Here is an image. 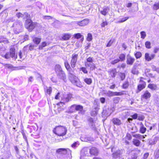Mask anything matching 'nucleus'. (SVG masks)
I'll use <instances>...</instances> for the list:
<instances>
[{"mask_svg":"<svg viewBox=\"0 0 159 159\" xmlns=\"http://www.w3.org/2000/svg\"><path fill=\"white\" fill-rule=\"evenodd\" d=\"M49 43L48 42H44L42 43L39 46V49H42L43 47H45L46 46L49 45Z\"/></svg>","mask_w":159,"mask_h":159,"instance_id":"nucleus-30","label":"nucleus"},{"mask_svg":"<svg viewBox=\"0 0 159 159\" xmlns=\"http://www.w3.org/2000/svg\"><path fill=\"white\" fill-rule=\"evenodd\" d=\"M107 23L106 21H104L101 23V25L102 27H104L105 26L107 25Z\"/></svg>","mask_w":159,"mask_h":159,"instance_id":"nucleus-56","label":"nucleus"},{"mask_svg":"<svg viewBox=\"0 0 159 159\" xmlns=\"http://www.w3.org/2000/svg\"><path fill=\"white\" fill-rule=\"evenodd\" d=\"M72 72V71L69 72V78L72 83L75 84L77 82L78 78L71 73Z\"/></svg>","mask_w":159,"mask_h":159,"instance_id":"nucleus-7","label":"nucleus"},{"mask_svg":"<svg viewBox=\"0 0 159 159\" xmlns=\"http://www.w3.org/2000/svg\"><path fill=\"white\" fill-rule=\"evenodd\" d=\"M89 20L87 19H85L80 21H78L75 22V24L80 26H84L89 23Z\"/></svg>","mask_w":159,"mask_h":159,"instance_id":"nucleus-9","label":"nucleus"},{"mask_svg":"<svg viewBox=\"0 0 159 159\" xmlns=\"http://www.w3.org/2000/svg\"><path fill=\"white\" fill-rule=\"evenodd\" d=\"M71 37V35L70 34H64L63 37L62 39L64 40H67L69 39Z\"/></svg>","mask_w":159,"mask_h":159,"instance_id":"nucleus-31","label":"nucleus"},{"mask_svg":"<svg viewBox=\"0 0 159 159\" xmlns=\"http://www.w3.org/2000/svg\"><path fill=\"white\" fill-rule=\"evenodd\" d=\"M16 16L18 18H20V17H23V14L21 13H19L16 14Z\"/></svg>","mask_w":159,"mask_h":159,"instance_id":"nucleus-62","label":"nucleus"},{"mask_svg":"<svg viewBox=\"0 0 159 159\" xmlns=\"http://www.w3.org/2000/svg\"><path fill=\"white\" fill-rule=\"evenodd\" d=\"M84 82L90 85L92 83V80L91 78H86L84 80Z\"/></svg>","mask_w":159,"mask_h":159,"instance_id":"nucleus-32","label":"nucleus"},{"mask_svg":"<svg viewBox=\"0 0 159 159\" xmlns=\"http://www.w3.org/2000/svg\"><path fill=\"white\" fill-rule=\"evenodd\" d=\"M124 91H122L120 92H114L115 96H120L124 95Z\"/></svg>","mask_w":159,"mask_h":159,"instance_id":"nucleus-37","label":"nucleus"},{"mask_svg":"<svg viewBox=\"0 0 159 159\" xmlns=\"http://www.w3.org/2000/svg\"><path fill=\"white\" fill-rule=\"evenodd\" d=\"M119 76L122 80H123L125 78V74L124 73H120Z\"/></svg>","mask_w":159,"mask_h":159,"instance_id":"nucleus-39","label":"nucleus"},{"mask_svg":"<svg viewBox=\"0 0 159 159\" xmlns=\"http://www.w3.org/2000/svg\"><path fill=\"white\" fill-rule=\"evenodd\" d=\"M125 55L124 54H120L119 57L120 58V60L121 61H123L125 59Z\"/></svg>","mask_w":159,"mask_h":159,"instance_id":"nucleus-34","label":"nucleus"},{"mask_svg":"<svg viewBox=\"0 0 159 159\" xmlns=\"http://www.w3.org/2000/svg\"><path fill=\"white\" fill-rule=\"evenodd\" d=\"M11 57L13 59L16 60L17 57V55L15 54V49L12 47L11 48Z\"/></svg>","mask_w":159,"mask_h":159,"instance_id":"nucleus-14","label":"nucleus"},{"mask_svg":"<svg viewBox=\"0 0 159 159\" xmlns=\"http://www.w3.org/2000/svg\"><path fill=\"white\" fill-rule=\"evenodd\" d=\"M128 18H129V17H127L123 18L121 19V20H119L118 21L117 23H121L125 21L127 19H128Z\"/></svg>","mask_w":159,"mask_h":159,"instance_id":"nucleus-38","label":"nucleus"},{"mask_svg":"<svg viewBox=\"0 0 159 159\" xmlns=\"http://www.w3.org/2000/svg\"><path fill=\"white\" fill-rule=\"evenodd\" d=\"M72 98V95L69 93L67 95L64 96L62 98V100L63 102H67L70 100L71 98Z\"/></svg>","mask_w":159,"mask_h":159,"instance_id":"nucleus-11","label":"nucleus"},{"mask_svg":"<svg viewBox=\"0 0 159 159\" xmlns=\"http://www.w3.org/2000/svg\"><path fill=\"white\" fill-rule=\"evenodd\" d=\"M22 135L23 136L24 139H25L26 142L27 143H28L27 139V137H26L25 134L24 133H22Z\"/></svg>","mask_w":159,"mask_h":159,"instance_id":"nucleus-64","label":"nucleus"},{"mask_svg":"<svg viewBox=\"0 0 159 159\" xmlns=\"http://www.w3.org/2000/svg\"><path fill=\"white\" fill-rule=\"evenodd\" d=\"M80 70H81L85 74H87L88 73V71L86 70V69L84 67H81L80 69Z\"/></svg>","mask_w":159,"mask_h":159,"instance_id":"nucleus-49","label":"nucleus"},{"mask_svg":"<svg viewBox=\"0 0 159 159\" xmlns=\"http://www.w3.org/2000/svg\"><path fill=\"white\" fill-rule=\"evenodd\" d=\"M112 121L114 125H120L121 124V120L118 118H114Z\"/></svg>","mask_w":159,"mask_h":159,"instance_id":"nucleus-16","label":"nucleus"},{"mask_svg":"<svg viewBox=\"0 0 159 159\" xmlns=\"http://www.w3.org/2000/svg\"><path fill=\"white\" fill-rule=\"evenodd\" d=\"M33 41L34 43L38 45L41 41V39L37 37H34L33 39Z\"/></svg>","mask_w":159,"mask_h":159,"instance_id":"nucleus-29","label":"nucleus"},{"mask_svg":"<svg viewBox=\"0 0 159 159\" xmlns=\"http://www.w3.org/2000/svg\"><path fill=\"white\" fill-rule=\"evenodd\" d=\"M153 9L155 10H157L159 9V3H155L153 5Z\"/></svg>","mask_w":159,"mask_h":159,"instance_id":"nucleus-36","label":"nucleus"},{"mask_svg":"<svg viewBox=\"0 0 159 159\" xmlns=\"http://www.w3.org/2000/svg\"><path fill=\"white\" fill-rule=\"evenodd\" d=\"M145 45L147 48H151V43L150 42L147 41L145 42Z\"/></svg>","mask_w":159,"mask_h":159,"instance_id":"nucleus-45","label":"nucleus"},{"mask_svg":"<svg viewBox=\"0 0 159 159\" xmlns=\"http://www.w3.org/2000/svg\"><path fill=\"white\" fill-rule=\"evenodd\" d=\"M133 143L136 147H139L140 144L141 142L139 140L136 139H133L132 140Z\"/></svg>","mask_w":159,"mask_h":159,"instance_id":"nucleus-26","label":"nucleus"},{"mask_svg":"<svg viewBox=\"0 0 159 159\" xmlns=\"http://www.w3.org/2000/svg\"><path fill=\"white\" fill-rule=\"evenodd\" d=\"M85 65L86 66L90 67L91 70H94L95 68V65L93 62L89 63L86 62Z\"/></svg>","mask_w":159,"mask_h":159,"instance_id":"nucleus-20","label":"nucleus"},{"mask_svg":"<svg viewBox=\"0 0 159 159\" xmlns=\"http://www.w3.org/2000/svg\"><path fill=\"white\" fill-rule=\"evenodd\" d=\"M109 11V8L106 7H104L103 10L101 11V13L103 15L105 16L107 13H108Z\"/></svg>","mask_w":159,"mask_h":159,"instance_id":"nucleus-27","label":"nucleus"},{"mask_svg":"<svg viewBox=\"0 0 159 159\" xmlns=\"http://www.w3.org/2000/svg\"><path fill=\"white\" fill-rule=\"evenodd\" d=\"M131 72L134 74H137L138 73V71L137 70L136 68L135 67H133L131 70Z\"/></svg>","mask_w":159,"mask_h":159,"instance_id":"nucleus-33","label":"nucleus"},{"mask_svg":"<svg viewBox=\"0 0 159 159\" xmlns=\"http://www.w3.org/2000/svg\"><path fill=\"white\" fill-rule=\"evenodd\" d=\"M148 87L151 89L152 90L154 91L157 89V85L154 84H149L148 85Z\"/></svg>","mask_w":159,"mask_h":159,"instance_id":"nucleus-24","label":"nucleus"},{"mask_svg":"<svg viewBox=\"0 0 159 159\" xmlns=\"http://www.w3.org/2000/svg\"><path fill=\"white\" fill-rule=\"evenodd\" d=\"M134 60L135 59L134 58L132 57L129 55H127L126 61V63L127 64L131 65H132Z\"/></svg>","mask_w":159,"mask_h":159,"instance_id":"nucleus-13","label":"nucleus"},{"mask_svg":"<svg viewBox=\"0 0 159 159\" xmlns=\"http://www.w3.org/2000/svg\"><path fill=\"white\" fill-rule=\"evenodd\" d=\"M92 37L91 34L89 33L88 34V36L87 38V40L89 41H90L92 40Z\"/></svg>","mask_w":159,"mask_h":159,"instance_id":"nucleus-44","label":"nucleus"},{"mask_svg":"<svg viewBox=\"0 0 159 159\" xmlns=\"http://www.w3.org/2000/svg\"><path fill=\"white\" fill-rule=\"evenodd\" d=\"M140 35L141 38L144 39L146 36V34L144 31H142L140 33Z\"/></svg>","mask_w":159,"mask_h":159,"instance_id":"nucleus-43","label":"nucleus"},{"mask_svg":"<svg viewBox=\"0 0 159 159\" xmlns=\"http://www.w3.org/2000/svg\"><path fill=\"white\" fill-rule=\"evenodd\" d=\"M44 19L46 20H50L52 19V17L49 16H46L43 17Z\"/></svg>","mask_w":159,"mask_h":159,"instance_id":"nucleus-59","label":"nucleus"},{"mask_svg":"<svg viewBox=\"0 0 159 159\" xmlns=\"http://www.w3.org/2000/svg\"><path fill=\"white\" fill-rule=\"evenodd\" d=\"M123 151H121L120 150L117 151L116 152L113 154V156L114 158H117L120 157V155L122 153Z\"/></svg>","mask_w":159,"mask_h":159,"instance_id":"nucleus-17","label":"nucleus"},{"mask_svg":"<svg viewBox=\"0 0 159 159\" xmlns=\"http://www.w3.org/2000/svg\"><path fill=\"white\" fill-rule=\"evenodd\" d=\"M138 120H143L144 119L143 116L141 115H138V117H137Z\"/></svg>","mask_w":159,"mask_h":159,"instance_id":"nucleus-51","label":"nucleus"},{"mask_svg":"<svg viewBox=\"0 0 159 159\" xmlns=\"http://www.w3.org/2000/svg\"><path fill=\"white\" fill-rule=\"evenodd\" d=\"M140 125V132L142 134L144 133L146 130V128L144 127L142 123H141Z\"/></svg>","mask_w":159,"mask_h":159,"instance_id":"nucleus-23","label":"nucleus"},{"mask_svg":"<svg viewBox=\"0 0 159 159\" xmlns=\"http://www.w3.org/2000/svg\"><path fill=\"white\" fill-rule=\"evenodd\" d=\"M66 128L61 125L56 126L53 130V132L59 136L65 135L66 134Z\"/></svg>","mask_w":159,"mask_h":159,"instance_id":"nucleus-1","label":"nucleus"},{"mask_svg":"<svg viewBox=\"0 0 159 159\" xmlns=\"http://www.w3.org/2000/svg\"><path fill=\"white\" fill-rule=\"evenodd\" d=\"M52 91V89L51 87H47L46 92L47 93L50 94Z\"/></svg>","mask_w":159,"mask_h":159,"instance_id":"nucleus-40","label":"nucleus"},{"mask_svg":"<svg viewBox=\"0 0 159 159\" xmlns=\"http://www.w3.org/2000/svg\"><path fill=\"white\" fill-rule=\"evenodd\" d=\"M5 41V39L3 36H0V43L4 42Z\"/></svg>","mask_w":159,"mask_h":159,"instance_id":"nucleus-50","label":"nucleus"},{"mask_svg":"<svg viewBox=\"0 0 159 159\" xmlns=\"http://www.w3.org/2000/svg\"><path fill=\"white\" fill-rule=\"evenodd\" d=\"M36 4L37 7L39 8H40L41 7L42 4L40 2H38L36 3Z\"/></svg>","mask_w":159,"mask_h":159,"instance_id":"nucleus-60","label":"nucleus"},{"mask_svg":"<svg viewBox=\"0 0 159 159\" xmlns=\"http://www.w3.org/2000/svg\"><path fill=\"white\" fill-rule=\"evenodd\" d=\"M129 85V83L128 81H125L123 84L122 87L124 89L127 88Z\"/></svg>","mask_w":159,"mask_h":159,"instance_id":"nucleus-41","label":"nucleus"},{"mask_svg":"<svg viewBox=\"0 0 159 159\" xmlns=\"http://www.w3.org/2000/svg\"><path fill=\"white\" fill-rule=\"evenodd\" d=\"M100 101L102 103H104L105 102V99L104 98H101L100 99Z\"/></svg>","mask_w":159,"mask_h":159,"instance_id":"nucleus-63","label":"nucleus"},{"mask_svg":"<svg viewBox=\"0 0 159 159\" xmlns=\"http://www.w3.org/2000/svg\"><path fill=\"white\" fill-rule=\"evenodd\" d=\"M114 92L108 91L107 93V95L108 97H111L115 96Z\"/></svg>","mask_w":159,"mask_h":159,"instance_id":"nucleus-35","label":"nucleus"},{"mask_svg":"<svg viewBox=\"0 0 159 159\" xmlns=\"http://www.w3.org/2000/svg\"><path fill=\"white\" fill-rule=\"evenodd\" d=\"M90 153L91 155H97L98 151L97 148L94 147H92L90 149Z\"/></svg>","mask_w":159,"mask_h":159,"instance_id":"nucleus-15","label":"nucleus"},{"mask_svg":"<svg viewBox=\"0 0 159 159\" xmlns=\"http://www.w3.org/2000/svg\"><path fill=\"white\" fill-rule=\"evenodd\" d=\"M78 57V54L74 53L72 54L70 62V65L72 68H74L75 66Z\"/></svg>","mask_w":159,"mask_h":159,"instance_id":"nucleus-3","label":"nucleus"},{"mask_svg":"<svg viewBox=\"0 0 159 159\" xmlns=\"http://www.w3.org/2000/svg\"><path fill=\"white\" fill-rule=\"evenodd\" d=\"M120 61V60L119 59H116L114 60V61H112L111 62V63L112 64H115L117 62H119Z\"/></svg>","mask_w":159,"mask_h":159,"instance_id":"nucleus-48","label":"nucleus"},{"mask_svg":"<svg viewBox=\"0 0 159 159\" xmlns=\"http://www.w3.org/2000/svg\"><path fill=\"white\" fill-rule=\"evenodd\" d=\"M109 75L112 77H114L116 75L117 72L116 69L111 70L109 71Z\"/></svg>","mask_w":159,"mask_h":159,"instance_id":"nucleus-22","label":"nucleus"},{"mask_svg":"<svg viewBox=\"0 0 159 159\" xmlns=\"http://www.w3.org/2000/svg\"><path fill=\"white\" fill-rule=\"evenodd\" d=\"M87 61L88 63V62H89V63H91L93 62V60L92 57H89L87 59Z\"/></svg>","mask_w":159,"mask_h":159,"instance_id":"nucleus-58","label":"nucleus"},{"mask_svg":"<svg viewBox=\"0 0 159 159\" xmlns=\"http://www.w3.org/2000/svg\"><path fill=\"white\" fill-rule=\"evenodd\" d=\"M57 75L59 78L62 79L63 80L65 81L66 79V75L63 71L60 72L59 74H58Z\"/></svg>","mask_w":159,"mask_h":159,"instance_id":"nucleus-18","label":"nucleus"},{"mask_svg":"<svg viewBox=\"0 0 159 159\" xmlns=\"http://www.w3.org/2000/svg\"><path fill=\"white\" fill-rule=\"evenodd\" d=\"M71 108H74L77 111H79V114H84V112L83 111V107L82 106L77 105L74 104L71 106Z\"/></svg>","mask_w":159,"mask_h":159,"instance_id":"nucleus-8","label":"nucleus"},{"mask_svg":"<svg viewBox=\"0 0 159 159\" xmlns=\"http://www.w3.org/2000/svg\"><path fill=\"white\" fill-rule=\"evenodd\" d=\"M29 15L27 13H25L24 14H23V17L24 19L29 17Z\"/></svg>","mask_w":159,"mask_h":159,"instance_id":"nucleus-57","label":"nucleus"},{"mask_svg":"<svg viewBox=\"0 0 159 159\" xmlns=\"http://www.w3.org/2000/svg\"><path fill=\"white\" fill-rule=\"evenodd\" d=\"M56 153L58 154H66L68 155L71 154V151L68 148H59L56 150Z\"/></svg>","mask_w":159,"mask_h":159,"instance_id":"nucleus-4","label":"nucleus"},{"mask_svg":"<svg viewBox=\"0 0 159 159\" xmlns=\"http://www.w3.org/2000/svg\"><path fill=\"white\" fill-rule=\"evenodd\" d=\"M131 116L132 117V118L134 119H137V117H138V115L137 113H135L134 115L132 116Z\"/></svg>","mask_w":159,"mask_h":159,"instance_id":"nucleus-53","label":"nucleus"},{"mask_svg":"<svg viewBox=\"0 0 159 159\" xmlns=\"http://www.w3.org/2000/svg\"><path fill=\"white\" fill-rule=\"evenodd\" d=\"M65 67L69 72L72 71V70L67 61H65L64 63Z\"/></svg>","mask_w":159,"mask_h":159,"instance_id":"nucleus-21","label":"nucleus"},{"mask_svg":"<svg viewBox=\"0 0 159 159\" xmlns=\"http://www.w3.org/2000/svg\"><path fill=\"white\" fill-rule=\"evenodd\" d=\"M29 48V49L30 50H31L32 49H33L34 48V46L32 44L28 45L24 47V48Z\"/></svg>","mask_w":159,"mask_h":159,"instance_id":"nucleus-46","label":"nucleus"},{"mask_svg":"<svg viewBox=\"0 0 159 159\" xmlns=\"http://www.w3.org/2000/svg\"><path fill=\"white\" fill-rule=\"evenodd\" d=\"M55 70L57 74H59L60 72H61V71H62L61 66L59 65H56L55 67Z\"/></svg>","mask_w":159,"mask_h":159,"instance_id":"nucleus-25","label":"nucleus"},{"mask_svg":"<svg viewBox=\"0 0 159 159\" xmlns=\"http://www.w3.org/2000/svg\"><path fill=\"white\" fill-rule=\"evenodd\" d=\"M135 56L137 58L140 57L142 56V54L140 52H137L135 54Z\"/></svg>","mask_w":159,"mask_h":159,"instance_id":"nucleus-42","label":"nucleus"},{"mask_svg":"<svg viewBox=\"0 0 159 159\" xmlns=\"http://www.w3.org/2000/svg\"><path fill=\"white\" fill-rule=\"evenodd\" d=\"M151 96V93L148 91L146 90L142 96V97L145 99H147L149 98Z\"/></svg>","mask_w":159,"mask_h":159,"instance_id":"nucleus-19","label":"nucleus"},{"mask_svg":"<svg viewBox=\"0 0 159 159\" xmlns=\"http://www.w3.org/2000/svg\"><path fill=\"white\" fill-rule=\"evenodd\" d=\"M142 79H143V78L142 77L141 78L139 81L140 84L138 86V90L139 92L141 91L145 87L146 83L142 80Z\"/></svg>","mask_w":159,"mask_h":159,"instance_id":"nucleus-10","label":"nucleus"},{"mask_svg":"<svg viewBox=\"0 0 159 159\" xmlns=\"http://www.w3.org/2000/svg\"><path fill=\"white\" fill-rule=\"evenodd\" d=\"M74 37L75 38L78 39L81 38L82 37V35L80 33H77L74 34Z\"/></svg>","mask_w":159,"mask_h":159,"instance_id":"nucleus-47","label":"nucleus"},{"mask_svg":"<svg viewBox=\"0 0 159 159\" xmlns=\"http://www.w3.org/2000/svg\"><path fill=\"white\" fill-rule=\"evenodd\" d=\"M126 137L127 139L129 140H130L132 139V136L129 133H127L126 134Z\"/></svg>","mask_w":159,"mask_h":159,"instance_id":"nucleus-54","label":"nucleus"},{"mask_svg":"<svg viewBox=\"0 0 159 159\" xmlns=\"http://www.w3.org/2000/svg\"><path fill=\"white\" fill-rule=\"evenodd\" d=\"M78 145H79L78 142H75L72 144L71 147L73 148H74L77 147Z\"/></svg>","mask_w":159,"mask_h":159,"instance_id":"nucleus-55","label":"nucleus"},{"mask_svg":"<svg viewBox=\"0 0 159 159\" xmlns=\"http://www.w3.org/2000/svg\"><path fill=\"white\" fill-rule=\"evenodd\" d=\"M22 26V24L21 22H17L14 23L12 26V27L16 28V30L14 29V33L16 34L19 33L20 32V29L21 28Z\"/></svg>","mask_w":159,"mask_h":159,"instance_id":"nucleus-5","label":"nucleus"},{"mask_svg":"<svg viewBox=\"0 0 159 159\" xmlns=\"http://www.w3.org/2000/svg\"><path fill=\"white\" fill-rule=\"evenodd\" d=\"M149 153H146L144 154L143 158L144 159H147L149 156Z\"/></svg>","mask_w":159,"mask_h":159,"instance_id":"nucleus-61","label":"nucleus"},{"mask_svg":"<svg viewBox=\"0 0 159 159\" xmlns=\"http://www.w3.org/2000/svg\"><path fill=\"white\" fill-rule=\"evenodd\" d=\"M80 159H84L82 156H89L91 155L90 149L87 148H84L81 151Z\"/></svg>","mask_w":159,"mask_h":159,"instance_id":"nucleus-6","label":"nucleus"},{"mask_svg":"<svg viewBox=\"0 0 159 159\" xmlns=\"http://www.w3.org/2000/svg\"><path fill=\"white\" fill-rule=\"evenodd\" d=\"M113 43V41L112 40V39H111L108 42L106 46L107 47H109L111 46Z\"/></svg>","mask_w":159,"mask_h":159,"instance_id":"nucleus-52","label":"nucleus"},{"mask_svg":"<svg viewBox=\"0 0 159 159\" xmlns=\"http://www.w3.org/2000/svg\"><path fill=\"white\" fill-rule=\"evenodd\" d=\"M132 136L136 139H144L145 138L144 136L142 135L139 134H133Z\"/></svg>","mask_w":159,"mask_h":159,"instance_id":"nucleus-28","label":"nucleus"},{"mask_svg":"<svg viewBox=\"0 0 159 159\" xmlns=\"http://www.w3.org/2000/svg\"><path fill=\"white\" fill-rule=\"evenodd\" d=\"M155 57V55L153 54H149L148 53H146L145 55V58L148 61H150L154 59Z\"/></svg>","mask_w":159,"mask_h":159,"instance_id":"nucleus-12","label":"nucleus"},{"mask_svg":"<svg viewBox=\"0 0 159 159\" xmlns=\"http://www.w3.org/2000/svg\"><path fill=\"white\" fill-rule=\"evenodd\" d=\"M35 23L33 22L31 20L29 19L26 21L25 27L30 31H31L36 26Z\"/></svg>","mask_w":159,"mask_h":159,"instance_id":"nucleus-2","label":"nucleus"}]
</instances>
